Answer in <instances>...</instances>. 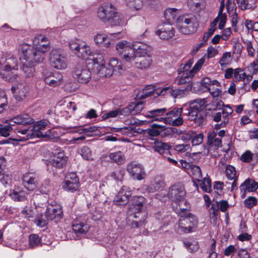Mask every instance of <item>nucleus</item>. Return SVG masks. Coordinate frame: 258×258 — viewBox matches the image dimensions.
Instances as JSON below:
<instances>
[{"label": "nucleus", "mask_w": 258, "mask_h": 258, "mask_svg": "<svg viewBox=\"0 0 258 258\" xmlns=\"http://www.w3.org/2000/svg\"><path fill=\"white\" fill-rule=\"evenodd\" d=\"M24 48L26 51L24 52L33 57L37 61H43L44 58L45 53L50 48V43L48 39L46 36L41 34L36 35L33 39L32 46L27 43L21 44L18 50Z\"/></svg>", "instance_id": "obj_1"}, {"label": "nucleus", "mask_w": 258, "mask_h": 258, "mask_svg": "<svg viewBox=\"0 0 258 258\" xmlns=\"http://www.w3.org/2000/svg\"><path fill=\"white\" fill-rule=\"evenodd\" d=\"M94 68L97 70V73L101 76L110 77L113 74L121 73L123 70V66L121 61L117 58L112 57L110 58L106 66L101 55L98 56L93 59Z\"/></svg>", "instance_id": "obj_2"}, {"label": "nucleus", "mask_w": 258, "mask_h": 258, "mask_svg": "<svg viewBox=\"0 0 258 258\" xmlns=\"http://www.w3.org/2000/svg\"><path fill=\"white\" fill-rule=\"evenodd\" d=\"M198 25L196 17L191 14L179 16L176 20L177 29L186 35L195 32Z\"/></svg>", "instance_id": "obj_3"}, {"label": "nucleus", "mask_w": 258, "mask_h": 258, "mask_svg": "<svg viewBox=\"0 0 258 258\" xmlns=\"http://www.w3.org/2000/svg\"><path fill=\"white\" fill-rule=\"evenodd\" d=\"M115 48L118 55L124 61L132 63L136 60L134 43L121 40L116 43Z\"/></svg>", "instance_id": "obj_4"}, {"label": "nucleus", "mask_w": 258, "mask_h": 258, "mask_svg": "<svg viewBox=\"0 0 258 258\" xmlns=\"http://www.w3.org/2000/svg\"><path fill=\"white\" fill-rule=\"evenodd\" d=\"M168 195L169 198L178 205L176 207L177 211L182 212L186 210V208L182 206V204L185 205L186 202L185 200V191L182 184L177 183L171 186L169 189Z\"/></svg>", "instance_id": "obj_5"}, {"label": "nucleus", "mask_w": 258, "mask_h": 258, "mask_svg": "<svg viewBox=\"0 0 258 258\" xmlns=\"http://www.w3.org/2000/svg\"><path fill=\"white\" fill-rule=\"evenodd\" d=\"M26 50L24 48L21 50H18L19 54L23 66L22 68V71L24 73L26 77H31L34 76L35 72V66L36 64L42 62V61H37L34 59L33 57L27 54L24 53Z\"/></svg>", "instance_id": "obj_6"}, {"label": "nucleus", "mask_w": 258, "mask_h": 258, "mask_svg": "<svg viewBox=\"0 0 258 258\" xmlns=\"http://www.w3.org/2000/svg\"><path fill=\"white\" fill-rule=\"evenodd\" d=\"M69 46L75 56L82 59H89L93 55L90 46L86 42H81L77 40H72L70 42Z\"/></svg>", "instance_id": "obj_7"}, {"label": "nucleus", "mask_w": 258, "mask_h": 258, "mask_svg": "<svg viewBox=\"0 0 258 258\" xmlns=\"http://www.w3.org/2000/svg\"><path fill=\"white\" fill-rule=\"evenodd\" d=\"M49 60L50 65L57 70H65L68 67L66 54L60 49H54L49 52Z\"/></svg>", "instance_id": "obj_8"}, {"label": "nucleus", "mask_w": 258, "mask_h": 258, "mask_svg": "<svg viewBox=\"0 0 258 258\" xmlns=\"http://www.w3.org/2000/svg\"><path fill=\"white\" fill-rule=\"evenodd\" d=\"M185 210L177 211L180 214L177 231L179 233H189L195 229L198 224V220L195 216L188 214L183 216L181 214Z\"/></svg>", "instance_id": "obj_9"}, {"label": "nucleus", "mask_w": 258, "mask_h": 258, "mask_svg": "<svg viewBox=\"0 0 258 258\" xmlns=\"http://www.w3.org/2000/svg\"><path fill=\"white\" fill-rule=\"evenodd\" d=\"M183 108L175 107L172 109H167L164 116V123L172 126H180L183 123V118L181 117Z\"/></svg>", "instance_id": "obj_10"}, {"label": "nucleus", "mask_w": 258, "mask_h": 258, "mask_svg": "<svg viewBox=\"0 0 258 258\" xmlns=\"http://www.w3.org/2000/svg\"><path fill=\"white\" fill-rule=\"evenodd\" d=\"M205 61L204 58L199 59L195 64L193 68L190 70L189 73H178V76L175 80V83L178 85H183L188 83L195 76L200 70Z\"/></svg>", "instance_id": "obj_11"}, {"label": "nucleus", "mask_w": 258, "mask_h": 258, "mask_svg": "<svg viewBox=\"0 0 258 258\" xmlns=\"http://www.w3.org/2000/svg\"><path fill=\"white\" fill-rule=\"evenodd\" d=\"M146 203L145 199L142 196L134 197L128 210L129 218H139L143 206Z\"/></svg>", "instance_id": "obj_12"}, {"label": "nucleus", "mask_w": 258, "mask_h": 258, "mask_svg": "<svg viewBox=\"0 0 258 258\" xmlns=\"http://www.w3.org/2000/svg\"><path fill=\"white\" fill-rule=\"evenodd\" d=\"M122 37L120 33H111L107 35L104 33H97L94 37L95 44L99 47L109 48L112 43L111 40Z\"/></svg>", "instance_id": "obj_13"}, {"label": "nucleus", "mask_w": 258, "mask_h": 258, "mask_svg": "<svg viewBox=\"0 0 258 258\" xmlns=\"http://www.w3.org/2000/svg\"><path fill=\"white\" fill-rule=\"evenodd\" d=\"M116 10L113 5L110 3H105L98 8L97 16L103 22H109L112 16L115 14Z\"/></svg>", "instance_id": "obj_14"}, {"label": "nucleus", "mask_w": 258, "mask_h": 258, "mask_svg": "<svg viewBox=\"0 0 258 258\" xmlns=\"http://www.w3.org/2000/svg\"><path fill=\"white\" fill-rule=\"evenodd\" d=\"M126 170L133 179L142 180L146 176L145 168L143 165L135 162L129 163L126 167Z\"/></svg>", "instance_id": "obj_15"}, {"label": "nucleus", "mask_w": 258, "mask_h": 258, "mask_svg": "<svg viewBox=\"0 0 258 258\" xmlns=\"http://www.w3.org/2000/svg\"><path fill=\"white\" fill-rule=\"evenodd\" d=\"M70 133H78L81 135V136L78 137H74L72 139L71 142L75 143L76 142L80 141H84L86 139V137H91L93 136V133H95L98 130V127L95 126H90L89 127H83L82 126L77 127L70 128Z\"/></svg>", "instance_id": "obj_16"}, {"label": "nucleus", "mask_w": 258, "mask_h": 258, "mask_svg": "<svg viewBox=\"0 0 258 258\" xmlns=\"http://www.w3.org/2000/svg\"><path fill=\"white\" fill-rule=\"evenodd\" d=\"M74 78L80 83L86 84L91 79V72L85 66L78 65L73 71Z\"/></svg>", "instance_id": "obj_17"}, {"label": "nucleus", "mask_w": 258, "mask_h": 258, "mask_svg": "<svg viewBox=\"0 0 258 258\" xmlns=\"http://www.w3.org/2000/svg\"><path fill=\"white\" fill-rule=\"evenodd\" d=\"M14 98L18 101H23L26 97L29 87L26 82L20 81L14 84L11 88Z\"/></svg>", "instance_id": "obj_18"}, {"label": "nucleus", "mask_w": 258, "mask_h": 258, "mask_svg": "<svg viewBox=\"0 0 258 258\" xmlns=\"http://www.w3.org/2000/svg\"><path fill=\"white\" fill-rule=\"evenodd\" d=\"M79 186V178L75 173H70L66 176L62 185V187L64 190L74 192L78 189Z\"/></svg>", "instance_id": "obj_19"}, {"label": "nucleus", "mask_w": 258, "mask_h": 258, "mask_svg": "<svg viewBox=\"0 0 258 258\" xmlns=\"http://www.w3.org/2000/svg\"><path fill=\"white\" fill-rule=\"evenodd\" d=\"M155 33L161 39L169 40L174 36L175 30L171 24L164 23L159 26Z\"/></svg>", "instance_id": "obj_20"}, {"label": "nucleus", "mask_w": 258, "mask_h": 258, "mask_svg": "<svg viewBox=\"0 0 258 258\" xmlns=\"http://www.w3.org/2000/svg\"><path fill=\"white\" fill-rule=\"evenodd\" d=\"M22 182L26 189L32 191L37 187L39 179L36 174L32 173H27L23 175Z\"/></svg>", "instance_id": "obj_21"}, {"label": "nucleus", "mask_w": 258, "mask_h": 258, "mask_svg": "<svg viewBox=\"0 0 258 258\" xmlns=\"http://www.w3.org/2000/svg\"><path fill=\"white\" fill-rule=\"evenodd\" d=\"M164 185L162 179L159 177H155L153 179L150 185H143L141 188L143 192L153 193L159 190Z\"/></svg>", "instance_id": "obj_22"}, {"label": "nucleus", "mask_w": 258, "mask_h": 258, "mask_svg": "<svg viewBox=\"0 0 258 258\" xmlns=\"http://www.w3.org/2000/svg\"><path fill=\"white\" fill-rule=\"evenodd\" d=\"M131 195L132 194L130 188L127 186H123L114 198L113 202L117 205H125L128 202V199Z\"/></svg>", "instance_id": "obj_23"}, {"label": "nucleus", "mask_w": 258, "mask_h": 258, "mask_svg": "<svg viewBox=\"0 0 258 258\" xmlns=\"http://www.w3.org/2000/svg\"><path fill=\"white\" fill-rule=\"evenodd\" d=\"M48 125V121L45 120H41L36 122L33 127H31L33 138H40L46 136L48 134L47 132L45 131V130Z\"/></svg>", "instance_id": "obj_24"}, {"label": "nucleus", "mask_w": 258, "mask_h": 258, "mask_svg": "<svg viewBox=\"0 0 258 258\" xmlns=\"http://www.w3.org/2000/svg\"><path fill=\"white\" fill-rule=\"evenodd\" d=\"M137 58L152 55V48L147 43L142 42H134Z\"/></svg>", "instance_id": "obj_25"}, {"label": "nucleus", "mask_w": 258, "mask_h": 258, "mask_svg": "<svg viewBox=\"0 0 258 258\" xmlns=\"http://www.w3.org/2000/svg\"><path fill=\"white\" fill-rule=\"evenodd\" d=\"M10 121L15 124L26 126L33 124L34 119L32 118L28 113H22L17 115L10 119Z\"/></svg>", "instance_id": "obj_26"}, {"label": "nucleus", "mask_w": 258, "mask_h": 258, "mask_svg": "<svg viewBox=\"0 0 258 258\" xmlns=\"http://www.w3.org/2000/svg\"><path fill=\"white\" fill-rule=\"evenodd\" d=\"M14 71H16L12 68H9L4 66V64L0 62V76L5 81L13 82L17 80L18 76L14 74Z\"/></svg>", "instance_id": "obj_27"}, {"label": "nucleus", "mask_w": 258, "mask_h": 258, "mask_svg": "<svg viewBox=\"0 0 258 258\" xmlns=\"http://www.w3.org/2000/svg\"><path fill=\"white\" fill-rule=\"evenodd\" d=\"M225 175L228 179L233 180L230 188V190L232 191L237 185V180L238 179V175L237 174L235 168L231 165H226Z\"/></svg>", "instance_id": "obj_28"}, {"label": "nucleus", "mask_w": 258, "mask_h": 258, "mask_svg": "<svg viewBox=\"0 0 258 258\" xmlns=\"http://www.w3.org/2000/svg\"><path fill=\"white\" fill-rule=\"evenodd\" d=\"M258 188V183L253 179H247L240 186L242 198L245 197V192L255 191Z\"/></svg>", "instance_id": "obj_29"}, {"label": "nucleus", "mask_w": 258, "mask_h": 258, "mask_svg": "<svg viewBox=\"0 0 258 258\" xmlns=\"http://www.w3.org/2000/svg\"><path fill=\"white\" fill-rule=\"evenodd\" d=\"M167 111V109L166 108L152 110L147 113L146 117L151 118L152 121H158L164 122V117L162 116L165 114Z\"/></svg>", "instance_id": "obj_30"}, {"label": "nucleus", "mask_w": 258, "mask_h": 258, "mask_svg": "<svg viewBox=\"0 0 258 258\" xmlns=\"http://www.w3.org/2000/svg\"><path fill=\"white\" fill-rule=\"evenodd\" d=\"M62 211L61 208L53 207L48 208L45 212V217L49 220H59L62 218Z\"/></svg>", "instance_id": "obj_31"}, {"label": "nucleus", "mask_w": 258, "mask_h": 258, "mask_svg": "<svg viewBox=\"0 0 258 258\" xmlns=\"http://www.w3.org/2000/svg\"><path fill=\"white\" fill-rule=\"evenodd\" d=\"M67 161V157L63 152L55 153L49 163L52 166L60 168L64 165Z\"/></svg>", "instance_id": "obj_32"}, {"label": "nucleus", "mask_w": 258, "mask_h": 258, "mask_svg": "<svg viewBox=\"0 0 258 258\" xmlns=\"http://www.w3.org/2000/svg\"><path fill=\"white\" fill-rule=\"evenodd\" d=\"M138 57L137 60H135V65L137 68L146 69L149 68L152 63V55Z\"/></svg>", "instance_id": "obj_33"}, {"label": "nucleus", "mask_w": 258, "mask_h": 258, "mask_svg": "<svg viewBox=\"0 0 258 258\" xmlns=\"http://www.w3.org/2000/svg\"><path fill=\"white\" fill-rule=\"evenodd\" d=\"M62 76L57 73L52 76L46 77L44 78L45 83L51 87H56L62 83Z\"/></svg>", "instance_id": "obj_34"}, {"label": "nucleus", "mask_w": 258, "mask_h": 258, "mask_svg": "<svg viewBox=\"0 0 258 258\" xmlns=\"http://www.w3.org/2000/svg\"><path fill=\"white\" fill-rule=\"evenodd\" d=\"M217 136V133L215 132H210L208 133L207 143L210 148L214 147V149H217L219 147H221V139Z\"/></svg>", "instance_id": "obj_35"}, {"label": "nucleus", "mask_w": 258, "mask_h": 258, "mask_svg": "<svg viewBox=\"0 0 258 258\" xmlns=\"http://www.w3.org/2000/svg\"><path fill=\"white\" fill-rule=\"evenodd\" d=\"M206 103L205 98L196 99L191 102L189 111L203 112V110L206 107Z\"/></svg>", "instance_id": "obj_36"}, {"label": "nucleus", "mask_w": 258, "mask_h": 258, "mask_svg": "<svg viewBox=\"0 0 258 258\" xmlns=\"http://www.w3.org/2000/svg\"><path fill=\"white\" fill-rule=\"evenodd\" d=\"M187 6L193 12H199L206 4V0H187Z\"/></svg>", "instance_id": "obj_37"}, {"label": "nucleus", "mask_w": 258, "mask_h": 258, "mask_svg": "<svg viewBox=\"0 0 258 258\" xmlns=\"http://www.w3.org/2000/svg\"><path fill=\"white\" fill-rule=\"evenodd\" d=\"M164 18L168 22V23H171L176 22L177 17L179 15V10L175 8H168L165 10Z\"/></svg>", "instance_id": "obj_38"}, {"label": "nucleus", "mask_w": 258, "mask_h": 258, "mask_svg": "<svg viewBox=\"0 0 258 258\" xmlns=\"http://www.w3.org/2000/svg\"><path fill=\"white\" fill-rule=\"evenodd\" d=\"M189 116L191 120L195 121L198 125H203L206 121V116L204 112L189 111Z\"/></svg>", "instance_id": "obj_39"}, {"label": "nucleus", "mask_w": 258, "mask_h": 258, "mask_svg": "<svg viewBox=\"0 0 258 258\" xmlns=\"http://www.w3.org/2000/svg\"><path fill=\"white\" fill-rule=\"evenodd\" d=\"M6 64L4 66L9 68H12L16 70H18L19 60L14 55L11 53H6L5 55Z\"/></svg>", "instance_id": "obj_40"}, {"label": "nucleus", "mask_w": 258, "mask_h": 258, "mask_svg": "<svg viewBox=\"0 0 258 258\" xmlns=\"http://www.w3.org/2000/svg\"><path fill=\"white\" fill-rule=\"evenodd\" d=\"M111 25L115 26H122L126 24V19L124 16L116 10L109 21Z\"/></svg>", "instance_id": "obj_41"}, {"label": "nucleus", "mask_w": 258, "mask_h": 258, "mask_svg": "<svg viewBox=\"0 0 258 258\" xmlns=\"http://www.w3.org/2000/svg\"><path fill=\"white\" fill-rule=\"evenodd\" d=\"M15 132L22 135V137L20 136L21 139H18L19 141H26L29 139L33 138V131H32L31 127H29L28 128L26 129H20L17 128L15 129Z\"/></svg>", "instance_id": "obj_42"}, {"label": "nucleus", "mask_w": 258, "mask_h": 258, "mask_svg": "<svg viewBox=\"0 0 258 258\" xmlns=\"http://www.w3.org/2000/svg\"><path fill=\"white\" fill-rule=\"evenodd\" d=\"M10 196L12 199L16 201H23L26 198L27 193L19 188H15L10 194Z\"/></svg>", "instance_id": "obj_43"}, {"label": "nucleus", "mask_w": 258, "mask_h": 258, "mask_svg": "<svg viewBox=\"0 0 258 258\" xmlns=\"http://www.w3.org/2000/svg\"><path fill=\"white\" fill-rule=\"evenodd\" d=\"M5 123H7V125L0 124V135L5 137H7L10 136V132L13 129V126H14V124L12 123L10 119L6 120Z\"/></svg>", "instance_id": "obj_44"}, {"label": "nucleus", "mask_w": 258, "mask_h": 258, "mask_svg": "<svg viewBox=\"0 0 258 258\" xmlns=\"http://www.w3.org/2000/svg\"><path fill=\"white\" fill-rule=\"evenodd\" d=\"M89 229L88 224L83 222H76L73 225V230L76 233H86Z\"/></svg>", "instance_id": "obj_45"}, {"label": "nucleus", "mask_w": 258, "mask_h": 258, "mask_svg": "<svg viewBox=\"0 0 258 258\" xmlns=\"http://www.w3.org/2000/svg\"><path fill=\"white\" fill-rule=\"evenodd\" d=\"M109 157L112 161L118 165L123 164L125 161L123 153L120 151L109 154Z\"/></svg>", "instance_id": "obj_46"}, {"label": "nucleus", "mask_w": 258, "mask_h": 258, "mask_svg": "<svg viewBox=\"0 0 258 258\" xmlns=\"http://www.w3.org/2000/svg\"><path fill=\"white\" fill-rule=\"evenodd\" d=\"M132 115H135L139 113L144 108L145 103L143 101L132 102L129 104Z\"/></svg>", "instance_id": "obj_47"}, {"label": "nucleus", "mask_w": 258, "mask_h": 258, "mask_svg": "<svg viewBox=\"0 0 258 258\" xmlns=\"http://www.w3.org/2000/svg\"><path fill=\"white\" fill-rule=\"evenodd\" d=\"M38 211V209L36 206L26 207L22 213L25 215L26 218L30 219L37 217Z\"/></svg>", "instance_id": "obj_48"}, {"label": "nucleus", "mask_w": 258, "mask_h": 258, "mask_svg": "<svg viewBox=\"0 0 258 258\" xmlns=\"http://www.w3.org/2000/svg\"><path fill=\"white\" fill-rule=\"evenodd\" d=\"M125 2L128 7L136 11L141 10L144 4L143 0H125Z\"/></svg>", "instance_id": "obj_49"}, {"label": "nucleus", "mask_w": 258, "mask_h": 258, "mask_svg": "<svg viewBox=\"0 0 258 258\" xmlns=\"http://www.w3.org/2000/svg\"><path fill=\"white\" fill-rule=\"evenodd\" d=\"M170 148V146L167 143L159 141L155 142L154 149L161 154L168 151Z\"/></svg>", "instance_id": "obj_50"}, {"label": "nucleus", "mask_w": 258, "mask_h": 258, "mask_svg": "<svg viewBox=\"0 0 258 258\" xmlns=\"http://www.w3.org/2000/svg\"><path fill=\"white\" fill-rule=\"evenodd\" d=\"M189 173H191L194 180H197V181H201L202 174L199 166L192 164Z\"/></svg>", "instance_id": "obj_51"}, {"label": "nucleus", "mask_w": 258, "mask_h": 258, "mask_svg": "<svg viewBox=\"0 0 258 258\" xmlns=\"http://www.w3.org/2000/svg\"><path fill=\"white\" fill-rule=\"evenodd\" d=\"M201 85L205 87L207 90L210 87H213L216 86V87H219V83L216 80L211 81V79L208 77L204 78L201 81Z\"/></svg>", "instance_id": "obj_52"}, {"label": "nucleus", "mask_w": 258, "mask_h": 258, "mask_svg": "<svg viewBox=\"0 0 258 258\" xmlns=\"http://www.w3.org/2000/svg\"><path fill=\"white\" fill-rule=\"evenodd\" d=\"M201 188L205 192H210L211 190V181L209 177H206L198 181Z\"/></svg>", "instance_id": "obj_53"}, {"label": "nucleus", "mask_w": 258, "mask_h": 258, "mask_svg": "<svg viewBox=\"0 0 258 258\" xmlns=\"http://www.w3.org/2000/svg\"><path fill=\"white\" fill-rule=\"evenodd\" d=\"M80 154L85 160H93L92 152L90 149L87 146H84L81 149Z\"/></svg>", "instance_id": "obj_54"}, {"label": "nucleus", "mask_w": 258, "mask_h": 258, "mask_svg": "<svg viewBox=\"0 0 258 258\" xmlns=\"http://www.w3.org/2000/svg\"><path fill=\"white\" fill-rule=\"evenodd\" d=\"M232 60V56L230 52H224L220 61L219 63L221 67H225L229 64Z\"/></svg>", "instance_id": "obj_55"}, {"label": "nucleus", "mask_w": 258, "mask_h": 258, "mask_svg": "<svg viewBox=\"0 0 258 258\" xmlns=\"http://www.w3.org/2000/svg\"><path fill=\"white\" fill-rule=\"evenodd\" d=\"M246 46L247 55L250 57H253L255 54V50L252 45V42L249 40H246L243 41Z\"/></svg>", "instance_id": "obj_56"}, {"label": "nucleus", "mask_w": 258, "mask_h": 258, "mask_svg": "<svg viewBox=\"0 0 258 258\" xmlns=\"http://www.w3.org/2000/svg\"><path fill=\"white\" fill-rule=\"evenodd\" d=\"M187 92V90L186 89L173 90L172 88L171 96L174 98H181L186 96Z\"/></svg>", "instance_id": "obj_57"}, {"label": "nucleus", "mask_w": 258, "mask_h": 258, "mask_svg": "<svg viewBox=\"0 0 258 258\" xmlns=\"http://www.w3.org/2000/svg\"><path fill=\"white\" fill-rule=\"evenodd\" d=\"M162 125L153 124L152 127L148 131L149 135L152 137H156L157 136H161Z\"/></svg>", "instance_id": "obj_58"}, {"label": "nucleus", "mask_w": 258, "mask_h": 258, "mask_svg": "<svg viewBox=\"0 0 258 258\" xmlns=\"http://www.w3.org/2000/svg\"><path fill=\"white\" fill-rule=\"evenodd\" d=\"M110 176L116 180L121 181L124 176V171L121 169H117L110 173Z\"/></svg>", "instance_id": "obj_59"}, {"label": "nucleus", "mask_w": 258, "mask_h": 258, "mask_svg": "<svg viewBox=\"0 0 258 258\" xmlns=\"http://www.w3.org/2000/svg\"><path fill=\"white\" fill-rule=\"evenodd\" d=\"M7 103V98L5 92L0 90V113L3 112Z\"/></svg>", "instance_id": "obj_60"}, {"label": "nucleus", "mask_w": 258, "mask_h": 258, "mask_svg": "<svg viewBox=\"0 0 258 258\" xmlns=\"http://www.w3.org/2000/svg\"><path fill=\"white\" fill-rule=\"evenodd\" d=\"M246 74L241 68H237L234 70V79L237 81H241L244 79Z\"/></svg>", "instance_id": "obj_61"}, {"label": "nucleus", "mask_w": 258, "mask_h": 258, "mask_svg": "<svg viewBox=\"0 0 258 258\" xmlns=\"http://www.w3.org/2000/svg\"><path fill=\"white\" fill-rule=\"evenodd\" d=\"M253 156V154L251 151L246 150L242 154L240 159L243 162L249 163L252 160Z\"/></svg>", "instance_id": "obj_62"}, {"label": "nucleus", "mask_w": 258, "mask_h": 258, "mask_svg": "<svg viewBox=\"0 0 258 258\" xmlns=\"http://www.w3.org/2000/svg\"><path fill=\"white\" fill-rule=\"evenodd\" d=\"M29 242L30 246L33 248L38 245L40 242V239L37 235L31 234L29 236Z\"/></svg>", "instance_id": "obj_63"}, {"label": "nucleus", "mask_w": 258, "mask_h": 258, "mask_svg": "<svg viewBox=\"0 0 258 258\" xmlns=\"http://www.w3.org/2000/svg\"><path fill=\"white\" fill-rule=\"evenodd\" d=\"M35 218H36V220L35 221V224L39 227H44L45 225L47 224V221L48 220H47L46 218H43L42 217V216L38 215V214H37V217H35Z\"/></svg>", "instance_id": "obj_64"}]
</instances>
